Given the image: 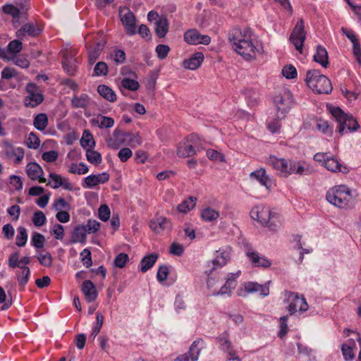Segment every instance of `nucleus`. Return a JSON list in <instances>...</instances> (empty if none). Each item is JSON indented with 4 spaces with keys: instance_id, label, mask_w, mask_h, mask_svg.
Instances as JSON below:
<instances>
[{
    "instance_id": "f257e3e1",
    "label": "nucleus",
    "mask_w": 361,
    "mask_h": 361,
    "mask_svg": "<svg viewBox=\"0 0 361 361\" xmlns=\"http://www.w3.org/2000/svg\"><path fill=\"white\" fill-rule=\"evenodd\" d=\"M254 33L250 27H233L228 34V39L235 51L245 60L255 59L257 45L252 39Z\"/></svg>"
},
{
    "instance_id": "f03ea898",
    "label": "nucleus",
    "mask_w": 361,
    "mask_h": 361,
    "mask_svg": "<svg viewBox=\"0 0 361 361\" xmlns=\"http://www.w3.org/2000/svg\"><path fill=\"white\" fill-rule=\"evenodd\" d=\"M269 162L274 169L280 173V176L282 177H288L291 174L300 176L308 174V169L301 161L271 157Z\"/></svg>"
},
{
    "instance_id": "7ed1b4c3",
    "label": "nucleus",
    "mask_w": 361,
    "mask_h": 361,
    "mask_svg": "<svg viewBox=\"0 0 361 361\" xmlns=\"http://www.w3.org/2000/svg\"><path fill=\"white\" fill-rule=\"evenodd\" d=\"M352 198L351 190L344 185L330 188L326 195V199L330 204L341 209L349 207Z\"/></svg>"
},
{
    "instance_id": "20e7f679",
    "label": "nucleus",
    "mask_w": 361,
    "mask_h": 361,
    "mask_svg": "<svg viewBox=\"0 0 361 361\" xmlns=\"http://www.w3.org/2000/svg\"><path fill=\"white\" fill-rule=\"evenodd\" d=\"M305 82L317 94H329L333 89L331 80L316 69L309 70L307 72Z\"/></svg>"
},
{
    "instance_id": "39448f33",
    "label": "nucleus",
    "mask_w": 361,
    "mask_h": 361,
    "mask_svg": "<svg viewBox=\"0 0 361 361\" xmlns=\"http://www.w3.org/2000/svg\"><path fill=\"white\" fill-rule=\"evenodd\" d=\"M329 111L338 123V132L341 135H343L345 129L350 132H354L360 128L357 121L352 115L345 114L341 108L331 107Z\"/></svg>"
},
{
    "instance_id": "423d86ee",
    "label": "nucleus",
    "mask_w": 361,
    "mask_h": 361,
    "mask_svg": "<svg viewBox=\"0 0 361 361\" xmlns=\"http://www.w3.org/2000/svg\"><path fill=\"white\" fill-rule=\"evenodd\" d=\"M252 219L258 221L262 226L269 227L271 230H276L277 225L274 220L277 214L271 212L269 207L258 205L254 207L250 211Z\"/></svg>"
},
{
    "instance_id": "0eeeda50",
    "label": "nucleus",
    "mask_w": 361,
    "mask_h": 361,
    "mask_svg": "<svg viewBox=\"0 0 361 361\" xmlns=\"http://www.w3.org/2000/svg\"><path fill=\"white\" fill-rule=\"evenodd\" d=\"M25 91L27 94L23 100L24 106L29 108H35L41 104L44 99L42 90L35 82H28L25 87Z\"/></svg>"
},
{
    "instance_id": "6e6552de",
    "label": "nucleus",
    "mask_w": 361,
    "mask_h": 361,
    "mask_svg": "<svg viewBox=\"0 0 361 361\" xmlns=\"http://www.w3.org/2000/svg\"><path fill=\"white\" fill-rule=\"evenodd\" d=\"M286 300L289 303L287 310L290 315L294 314L296 312H304L308 309V304L303 295L298 293L286 290Z\"/></svg>"
},
{
    "instance_id": "1a4fd4ad",
    "label": "nucleus",
    "mask_w": 361,
    "mask_h": 361,
    "mask_svg": "<svg viewBox=\"0 0 361 361\" xmlns=\"http://www.w3.org/2000/svg\"><path fill=\"white\" fill-rule=\"evenodd\" d=\"M276 107V117L283 118L293 106L292 94L289 90H284L274 98Z\"/></svg>"
},
{
    "instance_id": "9d476101",
    "label": "nucleus",
    "mask_w": 361,
    "mask_h": 361,
    "mask_svg": "<svg viewBox=\"0 0 361 361\" xmlns=\"http://www.w3.org/2000/svg\"><path fill=\"white\" fill-rule=\"evenodd\" d=\"M63 60L62 66L64 71L69 75H74L78 70V61L75 58L77 50L66 48L61 51Z\"/></svg>"
},
{
    "instance_id": "9b49d317",
    "label": "nucleus",
    "mask_w": 361,
    "mask_h": 361,
    "mask_svg": "<svg viewBox=\"0 0 361 361\" xmlns=\"http://www.w3.org/2000/svg\"><path fill=\"white\" fill-rule=\"evenodd\" d=\"M305 39L306 32L305 30V23L302 19H300L293 28L289 40L294 45L295 49L302 54Z\"/></svg>"
},
{
    "instance_id": "f8f14e48",
    "label": "nucleus",
    "mask_w": 361,
    "mask_h": 361,
    "mask_svg": "<svg viewBox=\"0 0 361 361\" xmlns=\"http://www.w3.org/2000/svg\"><path fill=\"white\" fill-rule=\"evenodd\" d=\"M206 348V343L202 338L194 341L187 353L177 357L174 361H197L202 349Z\"/></svg>"
},
{
    "instance_id": "ddd939ff",
    "label": "nucleus",
    "mask_w": 361,
    "mask_h": 361,
    "mask_svg": "<svg viewBox=\"0 0 361 361\" xmlns=\"http://www.w3.org/2000/svg\"><path fill=\"white\" fill-rule=\"evenodd\" d=\"M230 259V252L223 249L216 251L215 258L208 263V269L205 271L207 275L213 274L214 271L226 264Z\"/></svg>"
},
{
    "instance_id": "4468645a",
    "label": "nucleus",
    "mask_w": 361,
    "mask_h": 361,
    "mask_svg": "<svg viewBox=\"0 0 361 361\" xmlns=\"http://www.w3.org/2000/svg\"><path fill=\"white\" fill-rule=\"evenodd\" d=\"M42 32V29L35 23H27L16 32V36L23 39L26 36L37 37Z\"/></svg>"
},
{
    "instance_id": "2eb2a0df",
    "label": "nucleus",
    "mask_w": 361,
    "mask_h": 361,
    "mask_svg": "<svg viewBox=\"0 0 361 361\" xmlns=\"http://www.w3.org/2000/svg\"><path fill=\"white\" fill-rule=\"evenodd\" d=\"M3 149L6 157L13 160L16 164H20L23 159L25 151L23 147H16L8 142H5Z\"/></svg>"
},
{
    "instance_id": "dca6fc26",
    "label": "nucleus",
    "mask_w": 361,
    "mask_h": 361,
    "mask_svg": "<svg viewBox=\"0 0 361 361\" xmlns=\"http://www.w3.org/2000/svg\"><path fill=\"white\" fill-rule=\"evenodd\" d=\"M185 41L190 44H202L207 45L211 42V37L207 35H201L197 30H188L184 33Z\"/></svg>"
},
{
    "instance_id": "f3484780",
    "label": "nucleus",
    "mask_w": 361,
    "mask_h": 361,
    "mask_svg": "<svg viewBox=\"0 0 361 361\" xmlns=\"http://www.w3.org/2000/svg\"><path fill=\"white\" fill-rule=\"evenodd\" d=\"M198 139V136L196 134H191L188 137L187 142H183L179 143L178 146L177 147V155L179 157L182 158H186L189 157H192L195 154L196 150L195 149V147L189 144L188 142H193L196 140Z\"/></svg>"
},
{
    "instance_id": "a211bd4d",
    "label": "nucleus",
    "mask_w": 361,
    "mask_h": 361,
    "mask_svg": "<svg viewBox=\"0 0 361 361\" xmlns=\"http://www.w3.org/2000/svg\"><path fill=\"white\" fill-rule=\"evenodd\" d=\"M120 17L127 35L130 36L135 35L136 19L134 13L130 9H127L126 13L121 14Z\"/></svg>"
},
{
    "instance_id": "6ab92c4d",
    "label": "nucleus",
    "mask_w": 361,
    "mask_h": 361,
    "mask_svg": "<svg viewBox=\"0 0 361 361\" xmlns=\"http://www.w3.org/2000/svg\"><path fill=\"white\" fill-rule=\"evenodd\" d=\"M109 180V175L106 172L99 174H92L84 178L82 183L83 188H92L99 184H104Z\"/></svg>"
},
{
    "instance_id": "aec40b11",
    "label": "nucleus",
    "mask_w": 361,
    "mask_h": 361,
    "mask_svg": "<svg viewBox=\"0 0 361 361\" xmlns=\"http://www.w3.org/2000/svg\"><path fill=\"white\" fill-rule=\"evenodd\" d=\"M150 228L157 234L171 227V221L165 216H155L149 222Z\"/></svg>"
},
{
    "instance_id": "412c9836",
    "label": "nucleus",
    "mask_w": 361,
    "mask_h": 361,
    "mask_svg": "<svg viewBox=\"0 0 361 361\" xmlns=\"http://www.w3.org/2000/svg\"><path fill=\"white\" fill-rule=\"evenodd\" d=\"M26 173L28 177L32 180H38L39 183H45L46 179L43 178L44 171L42 167L36 162H30L26 166Z\"/></svg>"
},
{
    "instance_id": "4be33fe9",
    "label": "nucleus",
    "mask_w": 361,
    "mask_h": 361,
    "mask_svg": "<svg viewBox=\"0 0 361 361\" xmlns=\"http://www.w3.org/2000/svg\"><path fill=\"white\" fill-rule=\"evenodd\" d=\"M250 178L256 180L268 190L271 187L272 181L263 168L257 169L250 173Z\"/></svg>"
},
{
    "instance_id": "5701e85b",
    "label": "nucleus",
    "mask_w": 361,
    "mask_h": 361,
    "mask_svg": "<svg viewBox=\"0 0 361 361\" xmlns=\"http://www.w3.org/2000/svg\"><path fill=\"white\" fill-rule=\"evenodd\" d=\"M253 266L263 268H269L271 265V262L264 256H260L257 252L248 251L246 252Z\"/></svg>"
},
{
    "instance_id": "b1692460",
    "label": "nucleus",
    "mask_w": 361,
    "mask_h": 361,
    "mask_svg": "<svg viewBox=\"0 0 361 361\" xmlns=\"http://www.w3.org/2000/svg\"><path fill=\"white\" fill-rule=\"evenodd\" d=\"M19 252H14L10 255L8 259V265L11 269L20 268L22 266H27L31 262V257L24 256L19 259Z\"/></svg>"
},
{
    "instance_id": "393cba45",
    "label": "nucleus",
    "mask_w": 361,
    "mask_h": 361,
    "mask_svg": "<svg viewBox=\"0 0 361 361\" xmlns=\"http://www.w3.org/2000/svg\"><path fill=\"white\" fill-rule=\"evenodd\" d=\"M82 291L88 302L94 301L97 298L96 287L90 280H85L82 283Z\"/></svg>"
},
{
    "instance_id": "a878e982",
    "label": "nucleus",
    "mask_w": 361,
    "mask_h": 361,
    "mask_svg": "<svg viewBox=\"0 0 361 361\" xmlns=\"http://www.w3.org/2000/svg\"><path fill=\"white\" fill-rule=\"evenodd\" d=\"M328 171L331 172L347 173L349 172L347 166L342 165L338 160L332 157H329L324 166Z\"/></svg>"
},
{
    "instance_id": "bb28decb",
    "label": "nucleus",
    "mask_w": 361,
    "mask_h": 361,
    "mask_svg": "<svg viewBox=\"0 0 361 361\" xmlns=\"http://www.w3.org/2000/svg\"><path fill=\"white\" fill-rule=\"evenodd\" d=\"M244 288L248 293L259 292L262 297H266L269 294V288L267 284L260 285L256 282L249 281L245 283Z\"/></svg>"
},
{
    "instance_id": "cd10ccee",
    "label": "nucleus",
    "mask_w": 361,
    "mask_h": 361,
    "mask_svg": "<svg viewBox=\"0 0 361 361\" xmlns=\"http://www.w3.org/2000/svg\"><path fill=\"white\" fill-rule=\"evenodd\" d=\"M315 62L319 63L322 67L327 68L329 65V57L326 49L319 44L317 46L316 53L313 56Z\"/></svg>"
},
{
    "instance_id": "c85d7f7f",
    "label": "nucleus",
    "mask_w": 361,
    "mask_h": 361,
    "mask_svg": "<svg viewBox=\"0 0 361 361\" xmlns=\"http://www.w3.org/2000/svg\"><path fill=\"white\" fill-rule=\"evenodd\" d=\"M87 233V232L83 225H78L75 226L71 233V243H80L84 244L86 242Z\"/></svg>"
},
{
    "instance_id": "c756f323",
    "label": "nucleus",
    "mask_w": 361,
    "mask_h": 361,
    "mask_svg": "<svg viewBox=\"0 0 361 361\" xmlns=\"http://www.w3.org/2000/svg\"><path fill=\"white\" fill-rule=\"evenodd\" d=\"M203 60V54L201 52H197L188 60L184 61L183 66L187 69L195 70L202 65Z\"/></svg>"
},
{
    "instance_id": "7c9ffc66",
    "label": "nucleus",
    "mask_w": 361,
    "mask_h": 361,
    "mask_svg": "<svg viewBox=\"0 0 361 361\" xmlns=\"http://www.w3.org/2000/svg\"><path fill=\"white\" fill-rule=\"evenodd\" d=\"M19 269L16 271V277L19 286L23 289L29 281L31 272L27 266H22Z\"/></svg>"
},
{
    "instance_id": "2f4dec72",
    "label": "nucleus",
    "mask_w": 361,
    "mask_h": 361,
    "mask_svg": "<svg viewBox=\"0 0 361 361\" xmlns=\"http://www.w3.org/2000/svg\"><path fill=\"white\" fill-rule=\"evenodd\" d=\"M216 341L219 345V349L224 352L233 347L231 340L228 330L224 331L216 338Z\"/></svg>"
},
{
    "instance_id": "473e14b6",
    "label": "nucleus",
    "mask_w": 361,
    "mask_h": 361,
    "mask_svg": "<svg viewBox=\"0 0 361 361\" xmlns=\"http://www.w3.org/2000/svg\"><path fill=\"white\" fill-rule=\"evenodd\" d=\"M1 11L7 15L11 16L13 19V23L18 20L20 16L25 12H22L21 8L17 6H14L12 4H6L1 7Z\"/></svg>"
},
{
    "instance_id": "72a5a7b5",
    "label": "nucleus",
    "mask_w": 361,
    "mask_h": 361,
    "mask_svg": "<svg viewBox=\"0 0 361 361\" xmlns=\"http://www.w3.org/2000/svg\"><path fill=\"white\" fill-rule=\"evenodd\" d=\"M355 347V342L353 339H348L347 343L341 345V351L345 361H351L354 359L353 348Z\"/></svg>"
},
{
    "instance_id": "f704fd0d",
    "label": "nucleus",
    "mask_w": 361,
    "mask_h": 361,
    "mask_svg": "<svg viewBox=\"0 0 361 361\" xmlns=\"http://www.w3.org/2000/svg\"><path fill=\"white\" fill-rule=\"evenodd\" d=\"M48 123V116L44 113L38 114L34 117L33 126L37 130L39 131H44L47 127Z\"/></svg>"
},
{
    "instance_id": "c9c22d12",
    "label": "nucleus",
    "mask_w": 361,
    "mask_h": 361,
    "mask_svg": "<svg viewBox=\"0 0 361 361\" xmlns=\"http://www.w3.org/2000/svg\"><path fill=\"white\" fill-rule=\"evenodd\" d=\"M97 92L100 96L106 100L114 102L116 100V94L114 90L105 85H99L97 87Z\"/></svg>"
},
{
    "instance_id": "e433bc0d",
    "label": "nucleus",
    "mask_w": 361,
    "mask_h": 361,
    "mask_svg": "<svg viewBox=\"0 0 361 361\" xmlns=\"http://www.w3.org/2000/svg\"><path fill=\"white\" fill-rule=\"evenodd\" d=\"M169 31V23L165 18H160L155 23V32L159 37H164Z\"/></svg>"
},
{
    "instance_id": "4c0bfd02",
    "label": "nucleus",
    "mask_w": 361,
    "mask_h": 361,
    "mask_svg": "<svg viewBox=\"0 0 361 361\" xmlns=\"http://www.w3.org/2000/svg\"><path fill=\"white\" fill-rule=\"evenodd\" d=\"M158 258V255L155 253L149 254L145 257L140 262L141 268L140 270L142 272L145 273L150 268L153 267L154 263L156 262Z\"/></svg>"
},
{
    "instance_id": "58836bf2",
    "label": "nucleus",
    "mask_w": 361,
    "mask_h": 361,
    "mask_svg": "<svg viewBox=\"0 0 361 361\" xmlns=\"http://www.w3.org/2000/svg\"><path fill=\"white\" fill-rule=\"evenodd\" d=\"M90 103V97L87 94L74 96L71 99V104L74 108H86Z\"/></svg>"
},
{
    "instance_id": "ea45409f",
    "label": "nucleus",
    "mask_w": 361,
    "mask_h": 361,
    "mask_svg": "<svg viewBox=\"0 0 361 361\" xmlns=\"http://www.w3.org/2000/svg\"><path fill=\"white\" fill-rule=\"evenodd\" d=\"M80 143L81 147L86 149H94L96 145L93 135L87 130H84Z\"/></svg>"
},
{
    "instance_id": "a19ab883",
    "label": "nucleus",
    "mask_w": 361,
    "mask_h": 361,
    "mask_svg": "<svg viewBox=\"0 0 361 361\" xmlns=\"http://www.w3.org/2000/svg\"><path fill=\"white\" fill-rule=\"evenodd\" d=\"M196 202L197 198L191 196L188 199L184 200L182 203L179 204L177 207V209L178 212L185 214L195 208Z\"/></svg>"
},
{
    "instance_id": "79ce46f5",
    "label": "nucleus",
    "mask_w": 361,
    "mask_h": 361,
    "mask_svg": "<svg viewBox=\"0 0 361 361\" xmlns=\"http://www.w3.org/2000/svg\"><path fill=\"white\" fill-rule=\"evenodd\" d=\"M36 257L42 266L45 267H51L52 266L53 257L48 251L38 252Z\"/></svg>"
},
{
    "instance_id": "37998d69",
    "label": "nucleus",
    "mask_w": 361,
    "mask_h": 361,
    "mask_svg": "<svg viewBox=\"0 0 361 361\" xmlns=\"http://www.w3.org/2000/svg\"><path fill=\"white\" fill-rule=\"evenodd\" d=\"M86 159L92 164L97 166L102 163V157L101 154L93 149H86Z\"/></svg>"
},
{
    "instance_id": "c03bdc74",
    "label": "nucleus",
    "mask_w": 361,
    "mask_h": 361,
    "mask_svg": "<svg viewBox=\"0 0 361 361\" xmlns=\"http://www.w3.org/2000/svg\"><path fill=\"white\" fill-rule=\"evenodd\" d=\"M94 123H98L99 128H109L114 125V120L108 116L98 115L96 119H94Z\"/></svg>"
},
{
    "instance_id": "a18cd8bd",
    "label": "nucleus",
    "mask_w": 361,
    "mask_h": 361,
    "mask_svg": "<svg viewBox=\"0 0 361 361\" xmlns=\"http://www.w3.org/2000/svg\"><path fill=\"white\" fill-rule=\"evenodd\" d=\"M219 216V213L211 207H207L202 211L201 217L204 221H212Z\"/></svg>"
},
{
    "instance_id": "49530a36",
    "label": "nucleus",
    "mask_w": 361,
    "mask_h": 361,
    "mask_svg": "<svg viewBox=\"0 0 361 361\" xmlns=\"http://www.w3.org/2000/svg\"><path fill=\"white\" fill-rule=\"evenodd\" d=\"M18 234L16 238V244L18 247H24L27 240V233L25 228L20 226L17 229Z\"/></svg>"
},
{
    "instance_id": "de8ad7c7",
    "label": "nucleus",
    "mask_w": 361,
    "mask_h": 361,
    "mask_svg": "<svg viewBox=\"0 0 361 361\" xmlns=\"http://www.w3.org/2000/svg\"><path fill=\"white\" fill-rule=\"evenodd\" d=\"M56 211H66L71 209V205L63 197L56 199L52 204Z\"/></svg>"
},
{
    "instance_id": "09e8293b",
    "label": "nucleus",
    "mask_w": 361,
    "mask_h": 361,
    "mask_svg": "<svg viewBox=\"0 0 361 361\" xmlns=\"http://www.w3.org/2000/svg\"><path fill=\"white\" fill-rule=\"evenodd\" d=\"M121 84L123 88L130 91H136L140 87V84L137 80L128 78H123Z\"/></svg>"
},
{
    "instance_id": "8fccbe9b",
    "label": "nucleus",
    "mask_w": 361,
    "mask_h": 361,
    "mask_svg": "<svg viewBox=\"0 0 361 361\" xmlns=\"http://www.w3.org/2000/svg\"><path fill=\"white\" fill-rule=\"evenodd\" d=\"M109 72V68L105 62L99 61L97 63L94 68L92 76L106 75Z\"/></svg>"
},
{
    "instance_id": "3c124183",
    "label": "nucleus",
    "mask_w": 361,
    "mask_h": 361,
    "mask_svg": "<svg viewBox=\"0 0 361 361\" xmlns=\"http://www.w3.org/2000/svg\"><path fill=\"white\" fill-rule=\"evenodd\" d=\"M23 49V44L19 39L11 41L7 45V51L8 54H16Z\"/></svg>"
},
{
    "instance_id": "603ef678",
    "label": "nucleus",
    "mask_w": 361,
    "mask_h": 361,
    "mask_svg": "<svg viewBox=\"0 0 361 361\" xmlns=\"http://www.w3.org/2000/svg\"><path fill=\"white\" fill-rule=\"evenodd\" d=\"M47 222L45 214L42 211H37L33 214L32 223L37 227H41Z\"/></svg>"
},
{
    "instance_id": "864d4df0",
    "label": "nucleus",
    "mask_w": 361,
    "mask_h": 361,
    "mask_svg": "<svg viewBox=\"0 0 361 361\" xmlns=\"http://www.w3.org/2000/svg\"><path fill=\"white\" fill-rule=\"evenodd\" d=\"M40 145L39 138L37 136L36 133L31 132L28 135L27 140V146L30 149H37Z\"/></svg>"
},
{
    "instance_id": "5fc2aeb1",
    "label": "nucleus",
    "mask_w": 361,
    "mask_h": 361,
    "mask_svg": "<svg viewBox=\"0 0 361 361\" xmlns=\"http://www.w3.org/2000/svg\"><path fill=\"white\" fill-rule=\"evenodd\" d=\"M44 236L39 233H35L31 239L32 246L38 249L44 247Z\"/></svg>"
},
{
    "instance_id": "6e6d98bb",
    "label": "nucleus",
    "mask_w": 361,
    "mask_h": 361,
    "mask_svg": "<svg viewBox=\"0 0 361 361\" xmlns=\"http://www.w3.org/2000/svg\"><path fill=\"white\" fill-rule=\"evenodd\" d=\"M129 261V257L127 254L121 252L115 258L114 264V266L122 269L125 267L127 262Z\"/></svg>"
},
{
    "instance_id": "4d7b16f0",
    "label": "nucleus",
    "mask_w": 361,
    "mask_h": 361,
    "mask_svg": "<svg viewBox=\"0 0 361 361\" xmlns=\"http://www.w3.org/2000/svg\"><path fill=\"white\" fill-rule=\"evenodd\" d=\"M317 128L324 134L331 136L333 130L330 128L329 123L324 120H318L316 124Z\"/></svg>"
},
{
    "instance_id": "13d9d810",
    "label": "nucleus",
    "mask_w": 361,
    "mask_h": 361,
    "mask_svg": "<svg viewBox=\"0 0 361 361\" xmlns=\"http://www.w3.org/2000/svg\"><path fill=\"white\" fill-rule=\"evenodd\" d=\"M288 320V315L283 316V317H280V319H279V321H280V330H279V331L278 333V336L281 338H282L284 336H286V335L288 333V324H287Z\"/></svg>"
},
{
    "instance_id": "bf43d9fd",
    "label": "nucleus",
    "mask_w": 361,
    "mask_h": 361,
    "mask_svg": "<svg viewBox=\"0 0 361 361\" xmlns=\"http://www.w3.org/2000/svg\"><path fill=\"white\" fill-rule=\"evenodd\" d=\"M81 262L87 268L91 267L92 264V255L89 249L85 248L80 252Z\"/></svg>"
},
{
    "instance_id": "052dcab7",
    "label": "nucleus",
    "mask_w": 361,
    "mask_h": 361,
    "mask_svg": "<svg viewBox=\"0 0 361 361\" xmlns=\"http://www.w3.org/2000/svg\"><path fill=\"white\" fill-rule=\"evenodd\" d=\"M170 51V47L166 44H158L156 47V52L159 59H166Z\"/></svg>"
},
{
    "instance_id": "680f3d73",
    "label": "nucleus",
    "mask_w": 361,
    "mask_h": 361,
    "mask_svg": "<svg viewBox=\"0 0 361 361\" xmlns=\"http://www.w3.org/2000/svg\"><path fill=\"white\" fill-rule=\"evenodd\" d=\"M282 74L287 79H293L297 77V71L292 65L286 66L282 69Z\"/></svg>"
},
{
    "instance_id": "e2e57ef3",
    "label": "nucleus",
    "mask_w": 361,
    "mask_h": 361,
    "mask_svg": "<svg viewBox=\"0 0 361 361\" xmlns=\"http://www.w3.org/2000/svg\"><path fill=\"white\" fill-rule=\"evenodd\" d=\"M169 276V268L166 265H161L159 267L157 279L159 283L165 281Z\"/></svg>"
},
{
    "instance_id": "0e129e2a",
    "label": "nucleus",
    "mask_w": 361,
    "mask_h": 361,
    "mask_svg": "<svg viewBox=\"0 0 361 361\" xmlns=\"http://www.w3.org/2000/svg\"><path fill=\"white\" fill-rule=\"evenodd\" d=\"M126 140H128V144L131 147H136L142 143V139L138 135L130 133H127Z\"/></svg>"
},
{
    "instance_id": "69168bd1",
    "label": "nucleus",
    "mask_w": 361,
    "mask_h": 361,
    "mask_svg": "<svg viewBox=\"0 0 361 361\" xmlns=\"http://www.w3.org/2000/svg\"><path fill=\"white\" fill-rule=\"evenodd\" d=\"M84 227L88 233H94L99 229L100 223L96 220L89 219Z\"/></svg>"
},
{
    "instance_id": "338daca9",
    "label": "nucleus",
    "mask_w": 361,
    "mask_h": 361,
    "mask_svg": "<svg viewBox=\"0 0 361 361\" xmlns=\"http://www.w3.org/2000/svg\"><path fill=\"white\" fill-rule=\"evenodd\" d=\"M99 218L103 221H106L110 218V209L106 204H102L99 208Z\"/></svg>"
},
{
    "instance_id": "774afa93",
    "label": "nucleus",
    "mask_w": 361,
    "mask_h": 361,
    "mask_svg": "<svg viewBox=\"0 0 361 361\" xmlns=\"http://www.w3.org/2000/svg\"><path fill=\"white\" fill-rule=\"evenodd\" d=\"M132 156L133 152L128 147L121 149L118 153V157L121 162H126Z\"/></svg>"
}]
</instances>
